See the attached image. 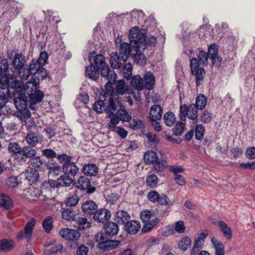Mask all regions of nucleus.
Returning <instances> with one entry per match:
<instances>
[{
	"label": "nucleus",
	"mask_w": 255,
	"mask_h": 255,
	"mask_svg": "<svg viewBox=\"0 0 255 255\" xmlns=\"http://www.w3.org/2000/svg\"><path fill=\"white\" fill-rule=\"evenodd\" d=\"M138 27L134 26L129 31L130 45L132 46V56L135 62L140 66H143L146 62V58L141 50L146 48L143 35L138 34Z\"/></svg>",
	"instance_id": "f257e3e1"
},
{
	"label": "nucleus",
	"mask_w": 255,
	"mask_h": 255,
	"mask_svg": "<svg viewBox=\"0 0 255 255\" xmlns=\"http://www.w3.org/2000/svg\"><path fill=\"white\" fill-rule=\"evenodd\" d=\"M198 57V59L193 58L190 60V68L192 73L195 76L196 85L199 86L205 75L203 66L207 63L209 56L205 51H200Z\"/></svg>",
	"instance_id": "f03ea898"
},
{
	"label": "nucleus",
	"mask_w": 255,
	"mask_h": 255,
	"mask_svg": "<svg viewBox=\"0 0 255 255\" xmlns=\"http://www.w3.org/2000/svg\"><path fill=\"white\" fill-rule=\"evenodd\" d=\"M146 163L152 164L154 171L159 173L163 171L167 167V160L165 158H159L156 152L153 151L146 152L143 156Z\"/></svg>",
	"instance_id": "7ed1b4c3"
},
{
	"label": "nucleus",
	"mask_w": 255,
	"mask_h": 255,
	"mask_svg": "<svg viewBox=\"0 0 255 255\" xmlns=\"http://www.w3.org/2000/svg\"><path fill=\"white\" fill-rule=\"evenodd\" d=\"M198 108L194 104H191L188 107L183 104L180 107V119L181 121H185L186 116L193 121V123L198 122L197 118Z\"/></svg>",
	"instance_id": "20e7f679"
},
{
	"label": "nucleus",
	"mask_w": 255,
	"mask_h": 255,
	"mask_svg": "<svg viewBox=\"0 0 255 255\" xmlns=\"http://www.w3.org/2000/svg\"><path fill=\"white\" fill-rule=\"evenodd\" d=\"M25 63V57L21 53L15 55L12 60V67L18 71V75L21 79L26 80V75L24 73L25 72L24 65Z\"/></svg>",
	"instance_id": "39448f33"
},
{
	"label": "nucleus",
	"mask_w": 255,
	"mask_h": 255,
	"mask_svg": "<svg viewBox=\"0 0 255 255\" xmlns=\"http://www.w3.org/2000/svg\"><path fill=\"white\" fill-rule=\"evenodd\" d=\"M96 238V241L99 242L98 248L104 251L113 250L118 247L120 243L119 241L108 240L104 241V234L103 233L98 234Z\"/></svg>",
	"instance_id": "423d86ee"
},
{
	"label": "nucleus",
	"mask_w": 255,
	"mask_h": 255,
	"mask_svg": "<svg viewBox=\"0 0 255 255\" xmlns=\"http://www.w3.org/2000/svg\"><path fill=\"white\" fill-rule=\"evenodd\" d=\"M94 63L97 68L101 71L103 77L108 76L111 71L109 66L105 62V57L101 54H98L94 57Z\"/></svg>",
	"instance_id": "0eeeda50"
},
{
	"label": "nucleus",
	"mask_w": 255,
	"mask_h": 255,
	"mask_svg": "<svg viewBox=\"0 0 255 255\" xmlns=\"http://www.w3.org/2000/svg\"><path fill=\"white\" fill-rule=\"evenodd\" d=\"M13 72L12 70L8 68L7 60L0 58V83H5L11 77Z\"/></svg>",
	"instance_id": "6e6552de"
},
{
	"label": "nucleus",
	"mask_w": 255,
	"mask_h": 255,
	"mask_svg": "<svg viewBox=\"0 0 255 255\" xmlns=\"http://www.w3.org/2000/svg\"><path fill=\"white\" fill-rule=\"evenodd\" d=\"M0 84L1 86L8 88L9 90V88L13 89L17 94L22 92L23 84L21 81L13 78V74L5 83H0Z\"/></svg>",
	"instance_id": "1a4fd4ad"
},
{
	"label": "nucleus",
	"mask_w": 255,
	"mask_h": 255,
	"mask_svg": "<svg viewBox=\"0 0 255 255\" xmlns=\"http://www.w3.org/2000/svg\"><path fill=\"white\" fill-rule=\"evenodd\" d=\"M35 220L34 219H30L26 224L23 230L20 231L16 236V239L20 240L24 238L25 236L27 239V242L30 240L33 228L35 226Z\"/></svg>",
	"instance_id": "9d476101"
},
{
	"label": "nucleus",
	"mask_w": 255,
	"mask_h": 255,
	"mask_svg": "<svg viewBox=\"0 0 255 255\" xmlns=\"http://www.w3.org/2000/svg\"><path fill=\"white\" fill-rule=\"evenodd\" d=\"M25 72L24 73L26 75V80L30 75H34L39 72L41 73L42 78H45L47 75L46 70L42 67V66L34 60L30 63L29 68H25Z\"/></svg>",
	"instance_id": "9b49d317"
},
{
	"label": "nucleus",
	"mask_w": 255,
	"mask_h": 255,
	"mask_svg": "<svg viewBox=\"0 0 255 255\" xmlns=\"http://www.w3.org/2000/svg\"><path fill=\"white\" fill-rule=\"evenodd\" d=\"M59 235L61 237L73 242H77L81 236L80 233L77 230L69 229L60 230Z\"/></svg>",
	"instance_id": "f8f14e48"
},
{
	"label": "nucleus",
	"mask_w": 255,
	"mask_h": 255,
	"mask_svg": "<svg viewBox=\"0 0 255 255\" xmlns=\"http://www.w3.org/2000/svg\"><path fill=\"white\" fill-rule=\"evenodd\" d=\"M36 152L31 146H26L22 147L20 156L16 157L19 162H26L27 158L32 159L36 156Z\"/></svg>",
	"instance_id": "ddd939ff"
},
{
	"label": "nucleus",
	"mask_w": 255,
	"mask_h": 255,
	"mask_svg": "<svg viewBox=\"0 0 255 255\" xmlns=\"http://www.w3.org/2000/svg\"><path fill=\"white\" fill-rule=\"evenodd\" d=\"M123 104L119 100V96L116 93H113L110 97L109 100V105L106 107V113L110 112L116 111L117 110L120 109Z\"/></svg>",
	"instance_id": "4468645a"
},
{
	"label": "nucleus",
	"mask_w": 255,
	"mask_h": 255,
	"mask_svg": "<svg viewBox=\"0 0 255 255\" xmlns=\"http://www.w3.org/2000/svg\"><path fill=\"white\" fill-rule=\"evenodd\" d=\"M38 79L33 77L30 81L27 82L24 85L22 90V94H26L28 97L33 92H35L37 90V84H38Z\"/></svg>",
	"instance_id": "2eb2a0df"
},
{
	"label": "nucleus",
	"mask_w": 255,
	"mask_h": 255,
	"mask_svg": "<svg viewBox=\"0 0 255 255\" xmlns=\"http://www.w3.org/2000/svg\"><path fill=\"white\" fill-rule=\"evenodd\" d=\"M111 217V213L107 209L101 208L94 213L93 219L100 223L107 222Z\"/></svg>",
	"instance_id": "dca6fc26"
},
{
	"label": "nucleus",
	"mask_w": 255,
	"mask_h": 255,
	"mask_svg": "<svg viewBox=\"0 0 255 255\" xmlns=\"http://www.w3.org/2000/svg\"><path fill=\"white\" fill-rule=\"evenodd\" d=\"M209 58L211 59L213 65L218 67L221 65V58L218 56V49L216 45L212 44L208 48Z\"/></svg>",
	"instance_id": "f3484780"
},
{
	"label": "nucleus",
	"mask_w": 255,
	"mask_h": 255,
	"mask_svg": "<svg viewBox=\"0 0 255 255\" xmlns=\"http://www.w3.org/2000/svg\"><path fill=\"white\" fill-rule=\"evenodd\" d=\"M28 97L26 94H18L17 97L14 98V105L18 111L25 110L27 107Z\"/></svg>",
	"instance_id": "a211bd4d"
},
{
	"label": "nucleus",
	"mask_w": 255,
	"mask_h": 255,
	"mask_svg": "<svg viewBox=\"0 0 255 255\" xmlns=\"http://www.w3.org/2000/svg\"><path fill=\"white\" fill-rule=\"evenodd\" d=\"M105 77L107 78L108 82L105 85V89L106 91V95H109L110 97L113 93H116L113 90L112 84L115 83L116 81L117 76L115 72L111 71L108 76H106Z\"/></svg>",
	"instance_id": "6ab92c4d"
},
{
	"label": "nucleus",
	"mask_w": 255,
	"mask_h": 255,
	"mask_svg": "<svg viewBox=\"0 0 255 255\" xmlns=\"http://www.w3.org/2000/svg\"><path fill=\"white\" fill-rule=\"evenodd\" d=\"M130 40V39H129ZM132 46L126 42H123L121 44L119 54L122 56L123 61H126L130 54L132 55Z\"/></svg>",
	"instance_id": "aec40b11"
},
{
	"label": "nucleus",
	"mask_w": 255,
	"mask_h": 255,
	"mask_svg": "<svg viewBox=\"0 0 255 255\" xmlns=\"http://www.w3.org/2000/svg\"><path fill=\"white\" fill-rule=\"evenodd\" d=\"M97 205L92 200L85 201L83 203L82 209L84 213L86 214L92 215L97 210Z\"/></svg>",
	"instance_id": "412c9836"
},
{
	"label": "nucleus",
	"mask_w": 255,
	"mask_h": 255,
	"mask_svg": "<svg viewBox=\"0 0 255 255\" xmlns=\"http://www.w3.org/2000/svg\"><path fill=\"white\" fill-rule=\"evenodd\" d=\"M78 170L79 168L75 163L70 161L63 164V171L66 175L74 176L77 173Z\"/></svg>",
	"instance_id": "4be33fe9"
},
{
	"label": "nucleus",
	"mask_w": 255,
	"mask_h": 255,
	"mask_svg": "<svg viewBox=\"0 0 255 255\" xmlns=\"http://www.w3.org/2000/svg\"><path fill=\"white\" fill-rule=\"evenodd\" d=\"M108 117L110 119V121L108 124L109 129L111 130H115L116 126L118 125L120 122V119L117 114L114 113L113 112H110L108 111L106 113Z\"/></svg>",
	"instance_id": "5701e85b"
},
{
	"label": "nucleus",
	"mask_w": 255,
	"mask_h": 255,
	"mask_svg": "<svg viewBox=\"0 0 255 255\" xmlns=\"http://www.w3.org/2000/svg\"><path fill=\"white\" fill-rule=\"evenodd\" d=\"M116 94L124 95L126 94H130L131 92V89L127 83H126L124 80H120L117 82L116 86Z\"/></svg>",
	"instance_id": "b1692460"
},
{
	"label": "nucleus",
	"mask_w": 255,
	"mask_h": 255,
	"mask_svg": "<svg viewBox=\"0 0 255 255\" xmlns=\"http://www.w3.org/2000/svg\"><path fill=\"white\" fill-rule=\"evenodd\" d=\"M125 228L128 234L134 235L139 231L140 225L137 221H131L126 223Z\"/></svg>",
	"instance_id": "393cba45"
},
{
	"label": "nucleus",
	"mask_w": 255,
	"mask_h": 255,
	"mask_svg": "<svg viewBox=\"0 0 255 255\" xmlns=\"http://www.w3.org/2000/svg\"><path fill=\"white\" fill-rule=\"evenodd\" d=\"M25 178L31 184L38 180V171L32 168H28L25 172Z\"/></svg>",
	"instance_id": "a878e982"
},
{
	"label": "nucleus",
	"mask_w": 255,
	"mask_h": 255,
	"mask_svg": "<svg viewBox=\"0 0 255 255\" xmlns=\"http://www.w3.org/2000/svg\"><path fill=\"white\" fill-rule=\"evenodd\" d=\"M211 243L215 251V255H225L224 245L215 237L211 239Z\"/></svg>",
	"instance_id": "bb28decb"
},
{
	"label": "nucleus",
	"mask_w": 255,
	"mask_h": 255,
	"mask_svg": "<svg viewBox=\"0 0 255 255\" xmlns=\"http://www.w3.org/2000/svg\"><path fill=\"white\" fill-rule=\"evenodd\" d=\"M13 202L11 199L6 194L4 193L0 194V206L6 210L12 208Z\"/></svg>",
	"instance_id": "cd10ccee"
},
{
	"label": "nucleus",
	"mask_w": 255,
	"mask_h": 255,
	"mask_svg": "<svg viewBox=\"0 0 255 255\" xmlns=\"http://www.w3.org/2000/svg\"><path fill=\"white\" fill-rule=\"evenodd\" d=\"M162 113L163 110L161 106L157 105H153L150 108L149 119L160 120Z\"/></svg>",
	"instance_id": "c85d7f7f"
},
{
	"label": "nucleus",
	"mask_w": 255,
	"mask_h": 255,
	"mask_svg": "<svg viewBox=\"0 0 255 255\" xmlns=\"http://www.w3.org/2000/svg\"><path fill=\"white\" fill-rule=\"evenodd\" d=\"M130 219V216L126 211L121 210L117 212L115 217V220L119 224H124L128 222Z\"/></svg>",
	"instance_id": "c756f323"
},
{
	"label": "nucleus",
	"mask_w": 255,
	"mask_h": 255,
	"mask_svg": "<svg viewBox=\"0 0 255 255\" xmlns=\"http://www.w3.org/2000/svg\"><path fill=\"white\" fill-rule=\"evenodd\" d=\"M74 185L80 189L86 190L90 186V182L87 177L81 176L74 183Z\"/></svg>",
	"instance_id": "7c9ffc66"
},
{
	"label": "nucleus",
	"mask_w": 255,
	"mask_h": 255,
	"mask_svg": "<svg viewBox=\"0 0 255 255\" xmlns=\"http://www.w3.org/2000/svg\"><path fill=\"white\" fill-rule=\"evenodd\" d=\"M15 246L11 240L3 239L0 241V251L7 252L12 250Z\"/></svg>",
	"instance_id": "2f4dec72"
},
{
	"label": "nucleus",
	"mask_w": 255,
	"mask_h": 255,
	"mask_svg": "<svg viewBox=\"0 0 255 255\" xmlns=\"http://www.w3.org/2000/svg\"><path fill=\"white\" fill-rule=\"evenodd\" d=\"M117 114L122 122H128L131 120V116L128 114L124 106L118 109Z\"/></svg>",
	"instance_id": "473e14b6"
},
{
	"label": "nucleus",
	"mask_w": 255,
	"mask_h": 255,
	"mask_svg": "<svg viewBox=\"0 0 255 255\" xmlns=\"http://www.w3.org/2000/svg\"><path fill=\"white\" fill-rule=\"evenodd\" d=\"M9 96L10 93L8 89L1 86L0 87V108L5 105Z\"/></svg>",
	"instance_id": "72a5a7b5"
},
{
	"label": "nucleus",
	"mask_w": 255,
	"mask_h": 255,
	"mask_svg": "<svg viewBox=\"0 0 255 255\" xmlns=\"http://www.w3.org/2000/svg\"><path fill=\"white\" fill-rule=\"evenodd\" d=\"M218 225L224 236L228 239H231L232 238V232L227 224L222 221H219Z\"/></svg>",
	"instance_id": "f704fd0d"
},
{
	"label": "nucleus",
	"mask_w": 255,
	"mask_h": 255,
	"mask_svg": "<svg viewBox=\"0 0 255 255\" xmlns=\"http://www.w3.org/2000/svg\"><path fill=\"white\" fill-rule=\"evenodd\" d=\"M122 56L117 53H112L111 56L110 64L111 66L115 68H119L121 65Z\"/></svg>",
	"instance_id": "c9c22d12"
},
{
	"label": "nucleus",
	"mask_w": 255,
	"mask_h": 255,
	"mask_svg": "<svg viewBox=\"0 0 255 255\" xmlns=\"http://www.w3.org/2000/svg\"><path fill=\"white\" fill-rule=\"evenodd\" d=\"M83 173L87 176H95L98 173V169L95 164L86 165L83 168Z\"/></svg>",
	"instance_id": "e433bc0d"
},
{
	"label": "nucleus",
	"mask_w": 255,
	"mask_h": 255,
	"mask_svg": "<svg viewBox=\"0 0 255 255\" xmlns=\"http://www.w3.org/2000/svg\"><path fill=\"white\" fill-rule=\"evenodd\" d=\"M144 78L145 88L148 90L153 89L155 84V79L153 75L151 72H147L145 74Z\"/></svg>",
	"instance_id": "4c0bfd02"
},
{
	"label": "nucleus",
	"mask_w": 255,
	"mask_h": 255,
	"mask_svg": "<svg viewBox=\"0 0 255 255\" xmlns=\"http://www.w3.org/2000/svg\"><path fill=\"white\" fill-rule=\"evenodd\" d=\"M105 231L107 234L110 236H114L117 234L119 231L118 225L114 222H109L105 225Z\"/></svg>",
	"instance_id": "58836bf2"
},
{
	"label": "nucleus",
	"mask_w": 255,
	"mask_h": 255,
	"mask_svg": "<svg viewBox=\"0 0 255 255\" xmlns=\"http://www.w3.org/2000/svg\"><path fill=\"white\" fill-rule=\"evenodd\" d=\"M44 94L40 90H35V92H33L31 95L28 96L30 99V102L32 104H35L37 102H40L43 98Z\"/></svg>",
	"instance_id": "ea45409f"
},
{
	"label": "nucleus",
	"mask_w": 255,
	"mask_h": 255,
	"mask_svg": "<svg viewBox=\"0 0 255 255\" xmlns=\"http://www.w3.org/2000/svg\"><path fill=\"white\" fill-rule=\"evenodd\" d=\"M131 85L137 91H141L144 88L143 79L138 75H136L132 78Z\"/></svg>",
	"instance_id": "a19ab883"
},
{
	"label": "nucleus",
	"mask_w": 255,
	"mask_h": 255,
	"mask_svg": "<svg viewBox=\"0 0 255 255\" xmlns=\"http://www.w3.org/2000/svg\"><path fill=\"white\" fill-rule=\"evenodd\" d=\"M86 73L91 79L97 80L99 78V72L92 64L86 67Z\"/></svg>",
	"instance_id": "79ce46f5"
},
{
	"label": "nucleus",
	"mask_w": 255,
	"mask_h": 255,
	"mask_svg": "<svg viewBox=\"0 0 255 255\" xmlns=\"http://www.w3.org/2000/svg\"><path fill=\"white\" fill-rule=\"evenodd\" d=\"M79 198L76 193L70 194L65 201V204L67 206H75L78 203Z\"/></svg>",
	"instance_id": "37998d69"
},
{
	"label": "nucleus",
	"mask_w": 255,
	"mask_h": 255,
	"mask_svg": "<svg viewBox=\"0 0 255 255\" xmlns=\"http://www.w3.org/2000/svg\"><path fill=\"white\" fill-rule=\"evenodd\" d=\"M25 140L27 143L31 147L35 146L39 142L38 136L35 133L31 132L27 133Z\"/></svg>",
	"instance_id": "c03bdc74"
},
{
	"label": "nucleus",
	"mask_w": 255,
	"mask_h": 255,
	"mask_svg": "<svg viewBox=\"0 0 255 255\" xmlns=\"http://www.w3.org/2000/svg\"><path fill=\"white\" fill-rule=\"evenodd\" d=\"M159 219L156 218L150 221L145 222V224L141 229L142 233H147L150 231L159 222Z\"/></svg>",
	"instance_id": "a18cd8bd"
},
{
	"label": "nucleus",
	"mask_w": 255,
	"mask_h": 255,
	"mask_svg": "<svg viewBox=\"0 0 255 255\" xmlns=\"http://www.w3.org/2000/svg\"><path fill=\"white\" fill-rule=\"evenodd\" d=\"M191 240L188 237H184L181 239L178 243V247L183 251H186L191 246Z\"/></svg>",
	"instance_id": "49530a36"
},
{
	"label": "nucleus",
	"mask_w": 255,
	"mask_h": 255,
	"mask_svg": "<svg viewBox=\"0 0 255 255\" xmlns=\"http://www.w3.org/2000/svg\"><path fill=\"white\" fill-rule=\"evenodd\" d=\"M100 99H102V98L100 97ZM93 108L95 112L98 113H101L104 111L106 112V107L103 100L96 101L93 105Z\"/></svg>",
	"instance_id": "de8ad7c7"
},
{
	"label": "nucleus",
	"mask_w": 255,
	"mask_h": 255,
	"mask_svg": "<svg viewBox=\"0 0 255 255\" xmlns=\"http://www.w3.org/2000/svg\"><path fill=\"white\" fill-rule=\"evenodd\" d=\"M163 120L166 126L171 127L175 124L176 119L173 113L167 112L165 114Z\"/></svg>",
	"instance_id": "09e8293b"
},
{
	"label": "nucleus",
	"mask_w": 255,
	"mask_h": 255,
	"mask_svg": "<svg viewBox=\"0 0 255 255\" xmlns=\"http://www.w3.org/2000/svg\"><path fill=\"white\" fill-rule=\"evenodd\" d=\"M8 149L9 152L15 154L16 157H18V155L20 156L22 147L16 142H10L8 144Z\"/></svg>",
	"instance_id": "8fccbe9b"
},
{
	"label": "nucleus",
	"mask_w": 255,
	"mask_h": 255,
	"mask_svg": "<svg viewBox=\"0 0 255 255\" xmlns=\"http://www.w3.org/2000/svg\"><path fill=\"white\" fill-rule=\"evenodd\" d=\"M76 222L78 224L79 229L84 230L90 227V223L87 221V219L85 217H77L76 219Z\"/></svg>",
	"instance_id": "3c124183"
},
{
	"label": "nucleus",
	"mask_w": 255,
	"mask_h": 255,
	"mask_svg": "<svg viewBox=\"0 0 255 255\" xmlns=\"http://www.w3.org/2000/svg\"><path fill=\"white\" fill-rule=\"evenodd\" d=\"M138 34H142L144 35V42L146 45V47L147 46H155V44L157 43V40L155 36H151L148 37H146V35L144 34V33H142L139 29V27H138Z\"/></svg>",
	"instance_id": "603ef678"
},
{
	"label": "nucleus",
	"mask_w": 255,
	"mask_h": 255,
	"mask_svg": "<svg viewBox=\"0 0 255 255\" xmlns=\"http://www.w3.org/2000/svg\"><path fill=\"white\" fill-rule=\"evenodd\" d=\"M61 216L62 219L65 220H73L75 216V212L70 209H63L61 212Z\"/></svg>",
	"instance_id": "864d4df0"
},
{
	"label": "nucleus",
	"mask_w": 255,
	"mask_h": 255,
	"mask_svg": "<svg viewBox=\"0 0 255 255\" xmlns=\"http://www.w3.org/2000/svg\"><path fill=\"white\" fill-rule=\"evenodd\" d=\"M207 99L203 95L198 96L196 100V105L198 110H202L206 105Z\"/></svg>",
	"instance_id": "5fc2aeb1"
},
{
	"label": "nucleus",
	"mask_w": 255,
	"mask_h": 255,
	"mask_svg": "<svg viewBox=\"0 0 255 255\" xmlns=\"http://www.w3.org/2000/svg\"><path fill=\"white\" fill-rule=\"evenodd\" d=\"M23 111H19L16 113L17 117L22 122H26L27 119H29L31 117V113L30 111L27 110H23Z\"/></svg>",
	"instance_id": "6e6d98bb"
},
{
	"label": "nucleus",
	"mask_w": 255,
	"mask_h": 255,
	"mask_svg": "<svg viewBox=\"0 0 255 255\" xmlns=\"http://www.w3.org/2000/svg\"><path fill=\"white\" fill-rule=\"evenodd\" d=\"M53 219L50 216L46 217L42 223L43 229L46 232H50L53 228Z\"/></svg>",
	"instance_id": "4d7b16f0"
},
{
	"label": "nucleus",
	"mask_w": 255,
	"mask_h": 255,
	"mask_svg": "<svg viewBox=\"0 0 255 255\" xmlns=\"http://www.w3.org/2000/svg\"><path fill=\"white\" fill-rule=\"evenodd\" d=\"M72 179L67 175L61 176L57 180V184L59 186H68L72 182Z\"/></svg>",
	"instance_id": "13d9d810"
},
{
	"label": "nucleus",
	"mask_w": 255,
	"mask_h": 255,
	"mask_svg": "<svg viewBox=\"0 0 255 255\" xmlns=\"http://www.w3.org/2000/svg\"><path fill=\"white\" fill-rule=\"evenodd\" d=\"M204 243L195 239L191 255H196L199 251L203 248Z\"/></svg>",
	"instance_id": "bf43d9fd"
},
{
	"label": "nucleus",
	"mask_w": 255,
	"mask_h": 255,
	"mask_svg": "<svg viewBox=\"0 0 255 255\" xmlns=\"http://www.w3.org/2000/svg\"><path fill=\"white\" fill-rule=\"evenodd\" d=\"M31 164L37 168H42L44 167L46 163L39 156L34 157L31 159Z\"/></svg>",
	"instance_id": "052dcab7"
},
{
	"label": "nucleus",
	"mask_w": 255,
	"mask_h": 255,
	"mask_svg": "<svg viewBox=\"0 0 255 255\" xmlns=\"http://www.w3.org/2000/svg\"><path fill=\"white\" fill-rule=\"evenodd\" d=\"M129 127L131 128L137 130L144 128V124L143 122L139 119H133L129 124Z\"/></svg>",
	"instance_id": "680f3d73"
},
{
	"label": "nucleus",
	"mask_w": 255,
	"mask_h": 255,
	"mask_svg": "<svg viewBox=\"0 0 255 255\" xmlns=\"http://www.w3.org/2000/svg\"><path fill=\"white\" fill-rule=\"evenodd\" d=\"M185 125L182 122H178L173 128V133L175 135H181L184 131Z\"/></svg>",
	"instance_id": "e2e57ef3"
},
{
	"label": "nucleus",
	"mask_w": 255,
	"mask_h": 255,
	"mask_svg": "<svg viewBox=\"0 0 255 255\" xmlns=\"http://www.w3.org/2000/svg\"><path fill=\"white\" fill-rule=\"evenodd\" d=\"M132 66L130 63L126 64L123 69L124 78L129 79L132 75Z\"/></svg>",
	"instance_id": "0e129e2a"
},
{
	"label": "nucleus",
	"mask_w": 255,
	"mask_h": 255,
	"mask_svg": "<svg viewBox=\"0 0 255 255\" xmlns=\"http://www.w3.org/2000/svg\"><path fill=\"white\" fill-rule=\"evenodd\" d=\"M158 177L154 174H151L146 178V183L150 187H154L158 183Z\"/></svg>",
	"instance_id": "69168bd1"
},
{
	"label": "nucleus",
	"mask_w": 255,
	"mask_h": 255,
	"mask_svg": "<svg viewBox=\"0 0 255 255\" xmlns=\"http://www.w3.org/2000/svg\"><path fill=\"white\" fill-rule=\"evenodd\" d=\"M205 132L204 127L202 125H198L195 128V137L197 139L201 140L204 137Z\"/></svg>",
	"instance_id": "338daca9"
},
{
	"label": "nucleus",
	"mask_w": 255,
	"mask_h": 255,
	"mask_svg": "<svg viewBox=\"0 0 255 255\" xmlns=\"http://www.w3.org/2000/svg\"><path fill=\"white\" fill-rule=\"evenodd\" d=\"M19 183L17 177L12 176L8 178L6 184L8 187L12 188L16 187Z\"/></svg>",
	"instance_id": "774afa93"
}]
</instances>
